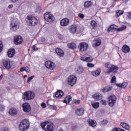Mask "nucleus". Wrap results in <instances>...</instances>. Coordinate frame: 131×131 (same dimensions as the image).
Here are the masks:
<instances>
[{
  "label": "nucleus",
  "mask_w": 131,
  "mask_h": 131,
  "mask_svg": "<svg viewBox=\"0 0 131 131\" xmlns=\"http://www.w3.org/2000/svg\"><path fill=\"white\" fill-rule=\"evenodd\" d=\"M74 102H75V104H80V101L77 99L74 100Z\"/></svg>",
  "instance_id": "48"
},
{
  "label": "nucleus",
  "mask_w": 131,
  "mask_h": 131,
  "mask_svg": "<svg viewBox=\"0 0 131 131\" xmlns=\"http://www.w3.org/2000/svg\"><path fill=\"white\" fill-rule=\"evenodd\" d=\"M84 112V110L83 108H80L76 111L75 113L78 116H81V115H83Z\"/></svg>",
  "instance_id": "16"
},
{
  "label": "nucleus",
  "mask_w": 131,
  "mask_h": 131,
  "mask_svg": "<svg viewBox=\"0 0 131 131\" xmlns=\"http://www.w3.org/2000/svg\"><path fill=\"white\" fill-rule=\"evenodd\" d=\"M0 111L3 112L5 111V105L3 104H0Z\"/></svg>",
  "instance_id": "39"
},
{
  "label": "nucleus",
  "mask_w": 131,
  "mask_h": 131,
  "mask_svg": "<svg viewBox=\"0 0 131 131\" xmlns=\"http://www.w3.org/2000/svg\"><path fill=\"white\" fill-rule=\"evenodd\" d=\"M13 5H10L8 6L9 9H12V8H13Z\"/></svg>",
  "instance_id": "60"
},
{
  "label": "nucleus",
  "mask_w": 131,
  "mask_h": 131,
  "mask_svg": "<svg viewBox=\"0 0 131 131\" xmlns=\"http://www.w3.org/2000/svg\"><path fill=\"white\" fill-rule=\"evenodd\" d=\"M15 55V49H10L8 52V55L9 58H12Z\"/></svg>",
  "instance_id": "22"
},
{
  "label": "nucleus",
  "mask_w": 131,
  "mask_h": 131,
  "mask_svg": "<svg viewBox=\"0 0 131 131\" xmlns=\"http://www.w3.org/2000/svg\"><path fill=\"white\" fill-rule=\"evenodd\" d=\"M45 41H46V38H41V43H42V42H45Z\"/></svg>",
  "instance_id": "55"
},
{
  "label": "nucleus",
  "mask_w": 131,
  "mask_h": 131,
  "mask_svg": "<svg viewBox=\"0 0 131 131\" xmlns=\"http://www.w3.org/2000/svg\"><path fill=\"white\" fill-rule=\"evenodd\" d=\"M116 84H117V86L122 88V83H117Z\"/></svg>",
  "instance_id": "59"
},
{
  "label": "nucleus",
  "mask_w": 131,
  "mask_h": 131,
  "mask_svg": "<svg viewBox=\"0 0 131 131\" xmlns=\"http://www.w3.org/2000/svg\"><path fill=\"white\" fill-rule=\"evenodd\" d=\"M116 29H117V26H116V25H113L112 26H110V27H109L107 29V32H110L111 31H112L113 30H116Z\"/></svg>",
  "instance_id": "24"
},
{
  "label": "nucleus",
  "mask_w": 131,
  "mask_h": 131,
  "mask_svg": "<svg viewBox=\"0 0 131 131\" xmlns=\"http://www.w3.org/2000/svg\"><path fill=\"white\" fill-rule=\"evenodd\" d=\"M77 29V28L76 27V26L73 25L70 27V31L71 33H75V32H76Z\"/></svg>",
  "instance_id": "25"
},
{
  "label": "nucleus",
  "mask_w": 131,
  "mask_h": 131,
  "mask_svg": "<svg viewBox=\"0 0 131 131\" xmlns=\"http://www.w3.org/2000/svg\"><path fill=\"white\" fill-rule=\"evenodd\" d=\"M72 100V99L71 98V96H68L65 98L64 100H63V103H66V104H67V102H68V103H70V101Z\"/></svg>",
  "instance_id": "33"
},
{
  "label": "nucleus",
  "mask_w": 131,
  "mask_h": 131,
  "mask_svg": "<svg viewBox=\"0 0 131 131\" xmlns=\"http://www.w3.org/2000/svg\"><path fill=\"white\" fill-rule=\"evenodd\" d=\"M121 125L124 128H125V129H129L130 126L128 124H126L124 122L121 123Z\"/></svg>",
  "instance_id": "30"
},
{
  "label": "nucleus",
  "mask_w": 131,
  "mask_h": 131,
  "mask_svg": "<svg viewBox=\"0 0 131 131\" xmlns=\"http://www.w3.org/2000/svg\"><path fill=\"white\" fill-rule=\"evenodd\" d=\"M33 78H34V76H32L31 77H29V78H28V80H27V82H28V83L29 82H30V81H31V80H32V79H33Z\"/></svg>",
  "instance_id": "42"
},
{
  "label": "nucleus",
  "mask_w": 131,
  "mask_h": 131,
  "mask_svg": "<svg viewBox=\"0 0 131 131\" xmlns=\"http://www.w3.org/2000/svg\"><path fill=\"white\" fill-rule=\"evenodd\" d=\"M47 125H48V124H47V122H43L41 123V126L42 128H43V129H46V126H47Z\"/></svg>",
  "instance_id": "38"
},
{
  "label": "nucleus",
  "mask_w": 131,
  "mask_h": 131,
  "mask_svg": "<svg viewBox=\"0 0 131 131\" xmlns=\"http://www.w3.org/2000/svg\"><path fill=\"white\" fill-rule=\"evenodd\" d=\"M11 3H17L18 0H11Z\"/></svg>",
  "instance_id": "61"
},
{
  "label": "nucleus",
  "mask_w": 131,
  "mask_h": 131,
  "mask_svg": "<svg viewBox=\"0 0 131 131\" xmlns=\"http://www.w3.org/2000/svg\"><path fill=\"white\" fill-rule=\"evenodd\" d=\"M61 26L65 27V26H67L69 24V19L66 18L62 19L60 22Z\"/></svg>",
  "instance_id": "14"
},
{
  "label": "nucleus",
  "mask_w": 131,
  "mask_h": 131,
  "mask_svg": "<svg viewBox=\"0 0 131 131\" xmlns=\"http://www.w3.org/2000/svg\"><path fill=\"white\" fill-rule=\"evenodd\" d=\"M108 105L111 107H113L114 106L115 103H116V100H117V98H116V96L115 95H111L108 98Z\"/></svg>",
  "instance_id": "7"
},
{
  "label": "nucleus",
  "mask_w": 131,
  "mask_h": 131,
  "mask_svg": "<svg viewBox=\"0 0 131 131\" xmlns=\"http://www.w3.org/2000/svg\"><path fill=\"white\" fill-rule=\"evenodd\" d=\"M23 109L24 112L28 113L31 111V107L28 103H25L22 105Z\"/></svg>",
  "instance_id": "12"
},
{
  "label": "nucleus",
  "mask_w": 131,
  "mask_h": 131,
  "mask_svg": "<svg viewBox=\"0 0 131 131\" xmlns=\"http://www.w3.org/2000/svg\"><path fill=\"white\" fill-rule=\"evenodd\" d=\"M19 25L20 24L19 23V21L14 20L11 24V30H12V31H16V30H18V29H19Z\"/></svg>",
  "instance_id": "5"
},
{
  "label": "nucleus",
  "mask_w": 131,
  "mask_h": 131,
  "mask_svg": "<svg viewBox=\"0 0 131 131\" xmlns=\"http://www.w3.org/2000/svg\"><path fill=\"white\" fill-rule=\"evenodd\" d=\"M33 51H37L38 50V48L35 46V45H34L32 48Z\"/></svg>",
  "instance_id": "52"
},
{
  "label": "nucleus",
  "mask_w": 131,
  "mask_h": 131,
  "mask_svg": "<svg viewBox=\"0 0 131 131\" xmlns=\"http://www.w3.org/2000/svg\"><path fill=\"white\" fill-rule=\"evenodd\" d=\"M24 100H29L34 98V93L31 91H28L24 93Z\"/></svg>",
  "instance_id": "4"
},
{
  "label": "nucleus",
  "mask_w": 131,
  "mask_h": 131,
  "mask_svg": "<svg viewBox=\"0 0 131 131\" xmlns=\"http://www.w3.org/2000/svg\"><path fill=\"white\" fill-rule=\"evenodd\" d=\"M30 126L29 121L26 119L23 120L19 124V129L21 131H26L29 128Z\"/></svg>",
  "instance_id": "1"
},
{
  "label": "nucleus",
  "mask_w": 131,
  "mask_h": 131,
  "mask_svg": "<svg viewBox=\"0 0 131 131\" xmlns=\"http://www.w3.org/2000/svg\"><path fill=\"white\" fill-rule=\"evenodd\" d=\"M77 78L74 76H70L69 77L68 79V82L69 84H70L71 86H73L75 83H76V81Z\"/></svg>",
  "instance_id": "9"
},
{
  "label": "nucleus",
  "mask_w": 131,
  "mask_h": 131,
  "mask_svg": "<svg viewBox=\"0 0 131 131\" xmlns=\"http://www.w3.org/2000/svg\"><path fill=\"white\" fill-rule=\"evenodd\" d=\"M45 130L46 131H53V125L50 124H48L47 125V127L45 128Z\"/></svg>",
  "instance_id": "32"
},
{
  "label": "nucleus",
  "mask_w": 131,
  "mask_h": 131,
  "mask_svg": "<svg viewBox=\"0 0 131 131\" xmlns=\"http://www.w3.org/2000/svg\"><path fill=\"white\" fill-rule=\"evenodd\" d=\"M92 5H93V3L88 1L84 3V8H90V7L92 6Z\"/></svg>",
  "instance_id": "29"
},
{
  "label": "nucleus",
  "mask_w": 131,
  "mask_h": 131,
  "mask_svg": "<svg viewBox=\"0 0 131 131\" xmlns=\"http://www.w3.org/2000/svg\"><path fill=\"white\" fill-rule=\"evenodd\" d=\"M88 121L91 126H93L94 127V126H96L97 125V123L94 120H88Z\"/></svg>",
  "instance_id": "31"
},
{
  "label": "nucleus",
  "mask_w": 131,
  "mask_h": 131,
  "mask_svg": "<svg viewBox=\"0 0 131 131\" xmlns=\"http://www.w3.org/2000/svg\"><path fill=\"white\" fill-rule=\"evenodd\" d=\"M18 111H17V109L12 107L9 111V113L10 115L11 116H14V115H16Z\"/></svg>",
  "instance_id": "20"
},
{
  "label": "nucleus",
  "mask_w": 131,
  "mask_h": 131,
  "mask_svg": "<svg viewBox=\"0 0 131 131\" xmlns=\"http://www.w3.org/2000/svg\"><path fill=\"white\" fill-rule=\"evenodd\" d=\"M76 73H78V74H81V73L83 72V68H82V67H78L76 69Z\"/></svg>",
  "instance_id": "28"
},
{
  "label": "nucleus",
  "mask_w": 131,
  "mask_h": 131,
  "mask_svg": "<svg viewBox=\"0 0 131 131\" xmlns=\"http://www.w3.org/2000/svg\"><path fill=\"white\" fill-rule=\"evenodd\" d=\"M124 12L122 10H119L118 12H117V17H119V16H121L122 14H123Z\"/></svg>",
  "instance_id": "36"
},
{
  "label": "nucleus",
  "mask_w": 131,
  "mask_h": 131,
  "mask_svg": "<svg viewBox=\"0 0 131 131\" xmlns=\"http://www.w3.org/2000/svg\"><path fill=\"white\" fill-rule=\"evenodd\" d=\"M113 131H124V130L120 128L116 127L113 129Z\"/></svg>",
  "instance_id": "41"
},
{
  "label": "nucleus",
  "mask_w": 131,
  "mask_h": 131,
  "mask_svg": "<svg viewBox=\"0 0 131 131\" xmlns=\"http://www.w3.org/2000/svg\"><path fill=\"white\" fill-rule=\"evenodd\" d=\"M3 65L5 68L10 69V68H14V63L10 60H6L3 62Z\"/></svg>",
  "instance_id": "8"
},
{
  "label": "nucleus",
  "mask_w": 131,
  "mask_h": 131,
  "mask_svg": "<svg viewBox=\"0 0 131 131\" xmlns=\"http://www.w3.org/2000/svg\"><path fill=\"white\" fill-rule=\"evenodd\" d=\"M3 49H4V46H3V42L0 41V53L3 51Z\"/></svg>",
  "instance_id": "43"
},
{
  "label": "nucleus",
  "mask_w": 131,
  "mask_h": 131,
  "mask_svg": "<svg viewBox=\"0 0 131 131\" xmlns=\"http://www.w3.org/2000/svg\"><path fill=\"white\" fill-rule=\"evenodd\" d=\"M41 107H42V108H46L47 107V105L46 104V103L43 102L41 104Z\"/></svg>",
  "instance_id": "51"
},
{
  "label": "nucleus",
  "mask_w": 131,
  "mask_h": 131,
  "mask_svg": "<svg viewBox=\"0 0 131 131\" xmlns=\"http://www.w3.org/2000/svg\"><path fill=\"white\" fill-rule=\"evenodd\" d=\"M126 29V26H123L122 27L117 29V31H122L123 30H124V29Z\"/></svg>",
  "instance_id": "37"
},
{
  "label": "nucleus",
  "mask_w": 131,
  "mask_h": 131,
  "mask_svg": "<svg viewBox=\"0 0 131 131\" xmlns=\"http://www.w3.org/2000/svg\"><path fill=\"white\" fill-rule=\"evenodd\" d=\"M122 51L123 53L127 54L128 53L129 51H130V49L129 48V46L127 45H124L122 48Z\"/></svg>",
  "instance_id": "19"
},
{
  "label": "nucleus",
  "mask_w": 131,
  "mask_h": 131,
  "mask_svg": "<svg viewBox=\"0 0 131 131\" xmlns=\"http://www.w3.org/2000/svg\"><path fill=\"white\" fill-rule=\"evenodd\" d=\"M127 17H128L129 18L130 17V16H131V11L129 12L128 13V14H127Z\"/></svg>",
  "instance_id": "58"
},
{
  "label": "nucleus",
  "mask_w": 131,
  "mask_h": 131,
  "mask_svg": "<svg viewBox=\"0 0 131 131\" xmlns=\"http://www.w3.org/2000/svg\"><path fill=\"white\" fill-rule=\"evenodd\" d=\"M56 53H57L58 56H59V57L64 56V51L60 48H57L56 49Z\"/></svg>",
  "instance_id": "18"
},
{
  "label": "nucleus",
  "mask_w": 131,
  "mask_h": 131,
  "mask_svg": "<svg viewBox=\"0 0 131 131\" xmlns=\"http://www.w3.org/2000/svg\"><path fill=\"white\" fill-rule=\"evenodd\" d=\"M101 103L102 105H104V106H106V105H107V102H106L105 100H102L101 101Z\"/></svg>",
  "instance_id": "46"
},
{
  "label": "nucleus",
  "mask_w": 131,
  "mask_h": 131,
  "mask_svg": "<svg viewBox=\"0 0 131 131\" xmlns=\"http://www.w3.org/2000/svg\"><path fill=\"white\" fill-rule=\"evenodd\" d=\"M102 124L103 125H106V124H107V123H108V122H107V121L106 120H103L102 121Z\"/></svg>",
  "instance_id": "49"
},
{
  "label": "nucleus",
  "mask_w": 131,
  "mask_h": 131,
  "mask_svg": "<svg viewBox=\"0 0 131 131\" xmlns=\"http://www.w3.org/2000/svg\"><path fill=\"white\" fill-rule=\"evenodd\" d=\"M27 23L29 26H35L38 23V20L32 15H29L27 17Z\"/></svg>",
  "instance_id": "2"
},
{
  "label": "nucleus",
  "mask_w": 131,
  "mask_h": 131,
  "mask_svg": "<svg viewBox=\"0 0 131 131\" xmlns=\"http://www.w3.org/2000/svg\"><path fill=\"white\" fill-rule=\"evenodd\" d=\"M111 82L113 83H115L116 82V77L115 76H114L111 79Z\"/></svg>",
  "instance_id": "40"
},
{
  "label": "nucleus",
  "mask_w": 131,
  "mask_h": 131,
  "mask_svg": "<svg viewBox=\"0 0 131 131\" xmlns=\"http://www.w3.org/2000/svg\"><path fill=\"white\" fill-rule=\"evenodd\" d=\"M91 26L92 27L93 29H95L97 26V23L95 20H92L91 21Z\"/></svg>",
  "instance_id": "34"
},
{
  "label": "nucleus",
  "mask_w": 131,
  "mask_h": 131,
  "mask_svg": "<svg viewBox=\"0 0 131 131\" xmlns=\"http://www.w3.org/2000/svg\"><path fill=\"white\" fill-rule=\"evenodd\" d=\"M58 131H63V129H59Z\"/></svg>",
  "instance_id": "64"
},
{
  "label": "nucleus",
  "mask_w": 131,
  "mask_h": 131,
  "mask_svg": "<svg viewBox=\"0 0 131 131\" xmlns=\"http://www.w3.org/2000/svg\"><path fill=\"white\" fill-rule=\"evenodd\" d=\"M92 106L95 108L97 109V108H99V106H100V103L99 102H95L92 104Z\"/></svg>",
  "instance_id": "35"
},
{
  "label": "nucleus",
  "mask_w": 131,
  "mask_h": 131,
  "mask_svg": "<svg viewBox=\"0 0 131 131\" xmlns=\"http://www.w3.org/2000/svg\"><path fill=\"white\" fill-rule=\"evenodd\" d=\"M87 66L88 67H94V66H95V65L93 63H89L87 64Z\"/></svg>",
  "instance_id": "50"
},
{
  "label": "nucleus",
  "mask_w": 131,
  "mask_h": 131,
  "mask_svg": "<svg viewBox=\"0 0 131 131\" xmlns=\"http://www.w3.org/2000/svg\"><path fill=\"white\" fill-rule=\"evenodd\" d=\"M128 101H131V96L128 98Z\"/></svg>",
  "instance_id": "63"
},
{
  "label": "nucleus",
  "mask_w": 131,
  "mask_h": 131,
  "mask_svg": "<svg viewBox=\"0 0 131 131\" xmlns=\"http://www.w3.org/2000/svg\"><path fill=\"white\" fill-rule=\"evenodd\" d=\"M82 61H85L86 62H92L94 58L92 57H83L81 58Z\"/></svg>",
  "instance_id": "21"
},
{
  "label": "nucleus",
  "mask_w": 131,
  "mask_h": 131,
  "mask_svg": "<svg viewBox=\"0 0 131 131\" xmlns=\"http://www.w3.org/2000/svg\"><path fill=\"white\" fill-rule=\"evenodd\" d=\"M45 66L48 69H50V70H54L56 68V64L50 60L47 61L45 62Z\"/></svg>",
  "instance_id": "11"
},
{
  "label": "nucleus",
  "mask_w": 131,
  "mask_h": 131,
  "mask_svg": "<svg viewBox=\"0 0 131 131\" xmlns=\"http://www.w3.org/2000/svg\"><path fill=\"white\" fill-rule=\"evenodd\" d=\"M20 71L21 72H23V71H25V67H23L20 69Z\"/></svg>",
  "instance_id": "56"
},
{
  "label": "nucleus",
  "mask_w": 131,
  "mask_h": 131,
  "mask_svg": "<svg viewBox=\"0 0 131 131\" xmlns=\"http://www.w3.org/2000/svg\"><path fill=\"white\" fill-rule=\"evenodd\" d=\"M25 71H26V72H29V71H30V70H29V68H28V67H25Z\"/></svg>",
  "instance_id": "54"
},
{
  "label": "nucleus",
  "mask_w": 131,
  "mask_h": 131,
  "mask_svg": "<svg viewBox=\"0 0 131 131\" xmlns=\"http://www.w3.org/2000/svg\"><path fill=\"white\" fill-rule=\"evenodd\" d=\"M92 98L95 100H102L103 98V95L100 93H96L92 95Z\"/></svg>",
  "instance_id": "15"
},
{
  "label": "nucleus",
  "mask_w": 131,
  "mask_h": 131,
  "mask_svg": "<svg viewBox=\"0 0 131 131\" xmlns=\"http://www.w3.org/2000/svg\"><path fill=\"white\" fill-rule=\"evenodd\" d=\"M93 42L95 43L96 47H99V46L101 45L102 41L100 39H96L93 41Z\"/></svg>",
  "instance_id": "26"
},
{
  "label": "nucleus",
  "mask_w": 131,
  "mask_h": 131,
  "mask_svg": "<svg viewBox=\"0 0 131 131\" xmlns=\"http://www.w3.org/2000/svg\"><path fill=\"white\" fill-rule=\"evenodd\" d=\"M100 73H101V70L99 69V70H97L95 71H93L91 72V74L93 76H99L100 75Z\"/></svg>",
  "instance_id": "23"
},
{
  "label": "nucleus",
  "mask_w": 131,
  "mask_h": 131,
  "mask_svg": "<svg viewBox=\"0 0 131 131\" xmlns=\"http://www.w3.org/2000/svg\"><path fill=\"white\" fill-rule=\"evenodd\" d=\"M101 92H102V93H107V92H108V91H107V89H106V87H105L101 90Z\"/></svg>",
  "instance_id": "53"
},
{
  "label": "nucleus",
  "mask_w": 131,
  "mask_h": 131,
  "mask_svg": "<svg viewBox=\"0 0 131 131\" xmlns=\"http://www.w3.org/2000/svg\"><path fill=\"white\" fill-rule=\"evenodd\" d=\"M89 48V45L85 42H81L78 46L80 52H85Z\"/></svg>",
  "instance_id": "10"
},
{
  "label": "nucleus",
  "mask_w": 131,
  "mask_h": 131,
  "mask_svg": "<svg viewBox=\"0 0 131 131\" xmlns=\"http://www.w3.org/2000/svg\"><path fill=\"white\" fill-rule=\"evenodd\" d=\"M54 95L56 98H62L64 95V93H63V91H62L58 90L55 93Z\"/></svg>",
  "instance_id": "17"
},
{
  "label": "nucleus",
  "mask_w": 131,
  "mask_h": 131,
  "mask_svg": "<svg viewBox=\"0 0 131 131\" xmlns=\"http://www.w3.org/2000/svg\"><path fill=\"white\" fill-rule=\"evenodd\" d=\"M15 45H21L23 42V38L21 36H15L14 37Z\"/></svg>",
  "instance_id": "13"
},
{
  "label": "nucleus",
  "mask_w": 131,
  "mask_h": 131,
  "mask_svg": "<svg viewBox=\"0 0 131 131\" xmlns=\"http://www.w3.org/2000/svg\"><path fill=\"white\" fill-rule=\"evenodd\" d=\"M51 108L53 109V110H57V107L55 106H51Z\"/></svg>",
  "instance_id": "57"
},
{
  "label": "nucleus",
  "mask_w": 131,
  "mask_h": 131,
  "mask_svg": "<svg viewBox=\"0 0 131 131\" xmlns=\"http://www.w3.org/2000/svg\"><path fill=\"white\" fill-rule=\"evenodd\" d=\"M44 19L47 21V22H53L54 21L55 17L53 16L51 13L50 12H46L44 14Z\"/></svg>",
  "instance_id": "6"
},
{
  "label": "nucleus",
  "mask_w": 131,
  "mask_h": 131,
  "mask_svg": "<svg viewBox=\"0 0 131 131\" xmlns=\"http://www.w3.org/2000/svg\"><path fill=\"white\" fill-rule=\"evenodd\" d=\"M78 17H79L81 19H83V18H84V15H83V14L79 13L78 14Z\"/></svg>",
  "instance_id": "47"
},
{
  "label": "nucleus",
  "mask_w": 131,
  "mask_h": 131,
  "mask_svg": "<svg viewBox=\"0 0 131 131\" xmlns=\"http://www.w3.org/2000/svg\"><path fill=\"white\" fill-rule=\"evenodd\" d=\"M127 86V83L123 82L122 83V88H123V89H125V88H126Z\"/></svg>",
  "instance_id": "44"
},
{
  "label": "nucleus",
  "mask_w": 131,
  "mask_h": 131,
  "mask_svg": "<svg viewBox=\"0 0 131 131\" xmlns=\"http://www.w3.org/2000/svg\"><path fill=\"white\" fill-rule=\"evenodd\" d=\"M68 47H69L70 49H72V50H74V49H76L77 46L75 43L72 42V43H69L68 44Z\"/></svg>",
  "instance_id": "27"
},
{
  "label": "nucleus",
  "mask_w": 131,
  "mask_h": 131,
  "mask_svg": "<svg viewBox=\"0 0 131 131\" xmlns=\"http://www.w3.org/2000/svg\"><path fill=\"white\" fill-rule=\"evenodd\" d=\"M105 68L110 69V71L108 73L110 72H113V73H117V71H118V67L116 66L112 65L110 64V63L108 62L105 64Z\"/></svg>",
  "instance_id": "3"
},
{
  "label": "nucleus",
  "mask_w": 131,
  "mask_h": 131,
  "mask_svg": "<svg viewBox=\"0 0 131 131\" xmlns=\"http://www.w3.org/2000/svg\"><path fill=\"white\" fill-rule=\"evenodd\" d=\"M4 77V76L3 75V74H2L1 76H0V80H2V79H3V77Z\"/></svg>",
  "instance_id": "62"
},
{
  "label": "nucleus",
  "mask_w": 131,
  "mask_h": 131,
  "mask_svg": "<svg viewBox=\"0 0 131 131\" xmlns=\"http://www.w3.org/2000/svg\"><path fill=\"white\" fill-rule=\"evenodd\" d=\"M105 89L107 90V92H110V91L112 90V86H106Z\"/></svg>",
  "instance_id": "45"
}]
</instances>
